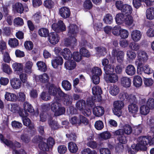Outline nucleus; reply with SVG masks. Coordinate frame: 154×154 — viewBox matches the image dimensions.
<instances>
[{"label":"nucleus","mask_w":154,"mask_h":154,"mask_svg":"<svg viewBox=\"0 0 154 154\" xmlns=\"http://www.w3.org/2000/svg\"><path fill=\"white\" fill-rule=\"evenodd\" d=\"M23 125L26 126H28L30 129L34 128V125L31 123L30 120L27 117L23 118L22 119Z\"/></svg>","instance_id":"nucleus-38"},{"label":"nucleus","mask_w":154,"mask_h":154,"mask_svg":"<svg viewBox=\"0 0 154 154\" xmlns=\"http://www.w3.org/2000/svg\"><path fill=\"white\" fill-rule=\"evenodd\" d=\"M36 79H38L42 83H46L49 82V77L46 73H44L42 75L37 76L36 77Z\"/></svg>","instance_id":"nucleus-22"},{"label":"nucleus","mask_w":154,"mask_h":154,"mask_svg":"<svg viewBox=\"0 0 154 154\" xmlns=\"http://www.w3.org/2000/svg\"><path fill=\"white\" fill-rule=\"evenodd\" d=\"M138 55L139 56V62L137 65V68H141L143 63H146L148 59V56L146 52L143 51H140L138 52Z\"/></svg>","instance_id":"nucleus-6"},{"label":"nucleus","mask_w":154,"mask_h":154,"mask_svg":"<svg viewBox=\"0 0 154 154\" xmlns=\"http://www.w3.org/2000/svg\"><path fill=\"white\" fill-rule=\"evenodd\" d=\"M92 92L95 98L101 99L102 91L100 87L98 85L94 86L92 88Z\"/></svg>","instance_id":"nucleus-12"},{"label":"nucleus","mask_w":154,"mask_h":154,"mask_svg":"<svg viewBox=\"0 0 154 154\" xmlns=\"http://www.w3.org/2000/svg\"><path fill=\"white\" fill-rule=\"evenodd\" d=\"M68 149L70 152L72 153H76L78 150L77 145L72 142L68 143Z\"/></svg>","instance_id":"nucleus-26"},{"label":"nucleus","mask_w":154,"mask_h":154,"mask_svg":"<svg viewBox=\"0 0 154 154\" xmlns=\"http://www.w3.org/2000/svg\"><path fill=\"white\" fill-rule=\"evenodd\" d=\"M11 84L12 87L15 89L20 88L21 86V81L18 78H14L11 80Z\"/></svg>","instance_id":"nucleus-18"},{"label":"nucleus","mask_w":154,"mask_h":154,"mask_svg":"<svg viewBox=\"0 0 154 154\" xmlns=\"http://www.w3.org/2000/svg\"><path fill=\"white\" fill-rule=\"evenodd\" d=\"M119 91V88L117 86L113 85L110 88L109 92L111 94L115 96L118 94Z\"/></svg>","instance_id":"nucleus-42"},{"label":"nucleus","mask_w":154,"mask_h":154,"mask_svg":"<svg viewBox=\"0 0 154 154\" xmlns=\"http://www.w3.org/2000/svg\"><path fill=\"white\" fill-rule=\"evenodd\" d=\"M142 36V33L139 30H134L131 33V37L133 40L135 42L139 41Z\"/></svg>","instance_id":"nucleus-13"},{"label":"nucleus","mask_w":154,"mask_h":154,"mask_svg":"<svg viewBox=\"0 0 154 154\" xmlns=\"http://www.w3.org/2000/svg\"><path fill=\"white\" fill-rule=\"evenodd\" d=\"M82 154H97V152L95 150H92L89 148L84 149L82 151Z\"/></svg>","instance_id":"nucleus-64"},{"label":"nucleus","mask_w":154,"mask_h":154,"mask_svg":"<svg viewBox=\"0 0 154 154\" xmlns=\"http://www.w3.org/2000/svg\"><path fill=\"white\" fill-rule=\"evenodd\" d=\"M92 6L93 5L90 0H86L84 3V9L86 11L91 9Z\"/></svg>","instance_id":"nucleus-54"},{"label":"nucleus","mask_w":154,"mask_h":154,"mask_svg":"<svg viewBox=\"0 0 154 154\" xmlns=\"http://www.w3.org/2000/svg\"><path fill=\"white\" fill-rule=\"evenodd\" d=\"M78 119V125H86L88 124V120L83 115H79Z\"/></svg>","instance_id":"nucleus-29"},{"label":"nucleus","mask_w":154,"mask_h":154,"mask_svg":"<svg viewBox=\"0 0 154 154\" xmlns=\"http://www.w3.org/2000/svg\"><path fill=\"white\" fill-rule=\"evenodd\" d=\"M91 72L93 75H101L102 74L101 69L97 67L93 68L91 69Z\"/></svg>","instance_id":"nucleus-52"},{"label":"nucleus","mask_w":154,"mask_h":154,"mask_svg":"<svg viewBox=\"0 0 154 154\" xmlns=\"http://www.w3.org/2000/svg\"><path fill=\"white\" fill-rule=\"evenodd\" d=\"M52 28L55 32L50 33L48 36V40L51 43L56 44L58 42L59 39L58 35L57 32L59 33L66 30V27L62 20H59L57 23H53L51 26Z\"/></svg>","instance_id":"nucleus-1"},{"label":"nucleus","mask_w":154,"mask_h":154,"mask_svg":"<svg viewBox=\"0 0 154 154\" xmlns=\"http://www.w3.org/2000/svg\"><path fill=\"white\" fill-rule=\"evenodd\" d=\"M51 63L52 66L54 68H57L59 66L63 64V59L60 56L56 57L51 60Z\"/></svg>","instance_id":"nucleus-11"},{"label":"nucleus","mask_w":154,"mask_h":154,"mask_svg":"<svg viewBox=\"0 0 154 154\" xmlns=\"http://www.w3.org/2000/svg\"><path fill=\"white\" fill-rule=\"evenodd\" d=\"M122 85L125 88L129 87L131 84V79L127 77H123L121 79Z\"/></svg>","instance_id":"nucleus-19"},{"label":"nucleus","mask_w":154,"mask_h":154,"mask_svg":"<svg viewBox=\"0 0 154 154\" xmlns=\"http://www.w3.org/2000/svg\"><path fill=\"white\" fill-rule=\"evenodd\" d=\"M48 123L52 130H57L59 128V124L55 120H53L51 117L48 119Z\"/></svg>","instance_id":"nucleus-17"},{"label":"nucleus","mask_w":154,"mask_h":154,"mask_svg":"<svg viewBox=\"0 0 154 154\" xmlns=\"http://www.w3.org/2000/svg\"><path fill=\"white\" fill-rule=\"evenodd\" d=\"M59 87L53 84H50L48 87V92L50 94L55 96L56 95Z\"/></svg>","instance_id":"nucleus-23"},{"label":"nucleus","mask_w":154,"mask_h":154,"mask_svg":"<svg viewBox=\"0 0 154 154\" xmlns=\"http://www.w3.org/2000/svg\"><path fill=\"white\" fill-rule=\"evenodd\" d=\"M23 105L24 109L27 112H28L32 113L34 112V109L33 107L29 102L27 101L24 102Z\"/></svg>","instance_id":"nucleus-36"},{"label":"nucleus","mask_w":154,"mask_h":154,"mask_svg":"<svg viewBox=\"0 0 154 154\" xmlns=\"http://www.w3.org/2000/svg\"><path fill=\"white\" fill-rule=\"evenodd\" d=\"M104 70L106 75L113 73L114 67L110 64L104 66Z\"/></svg>","instance_id":"nucleus-44"},{"label":"nucleus","mask_w":154,"mask_h":154,"mask_svg":"<svg viewBox=\"0 0 154 154\" xmlns=\"http://www.w3.org/2000/svg\"><path fill=\"white\" fill-rule=\"evenodd\" d=\"M37 65L39 70L43 72L46 71L47 67L45 63L42 61H38L37 63Z\"/></svg>","instance_id":"nucleus-46"},{"label":"nucleus","mask_w":154,"mask_h":154,"mask_svg":"<svg viewBox=\"0 0 154 154\" xmlns=\"http://www.w3.org/2000/svg\"><path fill=\"white\" fill-rule=\"evenodd\" d=\"M124 53L122 51H119L117 54V60L119 63H122L124 60Z\"/></svg>","instance_id":"nucleus-57"},{"label":"nucleus","mask_w":154,"mask_h":154,"mask_svg":"<svg viewBox=\"0 0 154 154\" xmlns=\"http://www.w3.org/2000/svg\"><path fill=\"white\" fill-rule=\"evenodd\" d=\"M60 100V99L58 96L54 97V100L51 103V109L53 112H54L58 107L62 105L59 102Z\"/></svg>","instance_id":"nucleus-10"},{"label":"nucleus","mask_w":154,"mask_h":154,"mask_svg":"<svg viewBox=\"0 0 154 154\" xmlns=\"http://www.w3.org/2000/svg\"><path fill=\"white\" fill-rule=\"evenodd\" d=\"M144 126L142 125L139 124L134 127V134L135 135H138L140 134L143 130Z\"/></svg>","instance_id":"nucleus-47"},{"label":"nucleus","mask_w":154,"mask_h":154,"mask_svg":"<svg viewBox=\"0 0 154 154\" xmlns=\"http://www.w3.org/2000/svg\"><path fill=\"white\" fill-rule=\"evenodd\" d=\"M95 49L98 54L101 56H104L107 53V49L105 47L100 46L95 48Z\"/></svg>","instance_id":"nucleus-33"},{"label":"nucleus","mask_w":154,"mask_h":154,"mask_svg":"<svg viewBox=\"0 0 154 154\" xmlns=\"http://www.w3.org/2000/svg\"><path fill=\"white\" fill-rule=\"evenodd\" d=\"M128 111L130 112L135 114L138 110V107L135 104L131 103L128 106Z\"/></svg>","instance_id":"nucleus-35"},{"label":"nucleus","mask_w":154,"mask_h":154,"mask_svg":"<svg viewBox=\"0 0 154 154\" xmlns=\"http://www.w3.org/2000/svg\"><path fill=\"white\" fill-rule=\"evenodd\" d=\"M129 35L128 31L126 29H121L119 35L122 38L125 39L127 38Z\"/></svg>","instance_id":"nucleus-58"},{"label":"nucleus","mask_w":154,"mask_h":154,"mask_svg":"<svg viewBox=\"0 0 154 154\" xmlns=\"http://www.w3.org/2000/svg\"><path fill=\"white\" fill-rule=\"evenodd\" d=\"M38 33L41 36L45 37L48 36L50 34L48 29L45 28L40 29L38 31Z\"/></svg>","instance_id":"nucleus-34"},{"label":"nucleus","mask_w":154,"mask_h":154,"mask_svg":"<svg viewBox=\"0 0 154 154\" xmlns=\"http://www.w3.org/2000/svg\"><path fill=\"white\" fill-rule=\"evenodd\" d=\"M139 97L138 96H135L133 95H129L127 101L131 103L135 104L137 102Z\"/></svg>","instance_id":"nucleus-50"},{"label":"nucleus","mask_w":154,"mask_h":154,"mask_svg":"<svg viewBox=\"0 0 154 154\" xmlns=\"http://www.w3.org/2000/svg\"><path fill=\"white\" fill-rule=\"evenodd\" d=\"M129 95L127 93L122 92L119 94V97L121 101H127Z\"/></svg>","instance_id":"nucleus-59"},{"label":"nucleus","mask_w":154,"mask_h":154,"mask_svg":"<svg viewBox=\"0 0 154 154\" xmlns=\"http://www.w3.org/2000/svg\"><path fill=\"white\" fill-rule=\"evenodd\" d=\"M8 43L9 45L12 48L16 47L19 45L18 41L16 38L10 39Z\"/></svg>","instance_id":"nucleus-51"},{"label":"nucleus","mask_w":154,"mask_h":154,"mask_svg":"<svg viewBox=\"0 0 154 154\" xmlns=\"http://www.w3.org/2000/svg\"><path fill=\"white\" fill-rule=\"evenodd\" d=\"M61 54L64 58L66 60H70L72 57V54L71 51L67 48H65L62 50Z\"/></svg>","instance_id":"nucleus-16"},{"label":"nucleus","mask_w":154,"mask_h":154,"mask_svg":"<svg viewBox=\"0 0 154 154\" xmlns=\"http://www.w3.org/2000/svg\"><path fill=\"white\" fill-rule=\"evenodd\" d=\"M63 104L66 106H70L72 104L73 100L72 97L69 94H66L64 98Z\"/></svg>","instance_id":"nucleus-32"},{"label":"nucleus","mask_w":154,"mask_h":154,"mask_svg":"<svg viewBox=\"0 0 154 154\" xmlns=\"http://www.w3.org/2000/svg\"><path fill=\"white\" fill-rule=\"evenodd\" d=\"M114 108L112 109L114 114L118 117H119L122 113V109L124 106V102L120 100L116 101L113 103Z\"/></svg>","instance_id":"nucleus-4"},{"label":"nucleus","mask_w":154,"mask_h":154,"mask_svg":"<svg viewBox=\"0 0 154 154\" xmlns=\"http://www.w3.org/2000/svg\"><path fill=\"white\" fill-rule=\"evenodd\" d=\"M104 78L106 82L111 83L116 82L118 81L119 78L117 74L115 73L106 75L104 76Z\"/></svg>","instance_id":"nucleus-9"},{"label":"nucleus","mask_w":154,"mask_h":154,"mask_svg":"<svg viewBox=\"0 0 154 154\" xmlns=\"http://www.w3.org/2000/svg\"><path fill=\"white\" fill-rule=\"evenodd\" d=\"M121 29V27L118 26L114 27L112 29V34L115 36H119Z\"/></svg>","instance_id":"nucleus-60"},{"label":"nucleus","mask_w":154,"mask_h":154,"mask_svg":"<svg viewBox=\"0 0 154 154\" xmlns=\"http://www.w3.org/2000/svg\"><path fill=\"white\" fill-rule=\"evenodd\" d=\"M125 15L122 13H119L117 14L115 18L116 23L120 25L124 22Z\"/></svg>","instance_id":"nucleus-28"},{"label":"nucleus","mask_w":154,"mask_h":154,"mask_svg":"<svg viewBox=\"0 0 154 154\" xmlns=\"http://www.w3.org/2000/svg\"><path fill=\"white\" fill-rule=\"evenodd\" d=\"M121 11L125 15H130L132 11V8L131 6L125 4Z\"/></svg>","instance_id":"nucleus-20"},{"label":"nucleus","mask_w":154,"mask_h":154,"mask_svg":"<svg viewBox=\"0 0 154 154\" xmlns=\"http://www.w3.org/2000/svg\"><path fill=\"white\" fill-rule=\"evenodd\" d=\"M39 149L43 150V151H47L49 150V146L48 143L42 141L38 144Z\"/></svg>","instance_id":"nucleus-41"},{"label":"nucleus","mask_w":154,"mask_h":154,"mask_svg":"<svg viewBox=\"0 0 154 154\" xmlns=\"http://www.w3.org/2000/svg\"><path fill=\"white\" fill-rule=\"evenodd\" d=\"M143 83L141 77L139 75L135 76L133 78V84L137 87H139L141 86Z\"/></svg>","instance_id":"nucleus-30"},{"label":"nucleus","mask_w":154,"mask_h":154,"mask_svg":"<svg viewBox=\"0 0 154 154\" xmlns=\"http://www.w3.org/2000/svg\"><path fill=\"white\" fill-rule=\"evenodd\" d=\"M14 12L21 14L23 13L24 7L22 4L19 2L16 3L12 6Z\"/></svg>","instance_id":"nucleus-15"},{"label":"nucleus","mask_w":154,"mask_h":154,"mask_svg":"<svg viewBox=\"0 0 154 154\" xmlns=\"http://www.w3.org/2000/svg\"><path fill=\"white\" fill-rule=\"evenodd\" d=\"M32 63L30 61H27L24 68L25 72L27 73H30L32 72V68L33 65Z\"/></svg>","instance_id":"nucleus-45"},{"label":"nucleus","mask_w":154,"mask_h":154,"mask_svg":"<svg viewBox=\"0 0 154 154\" xmlns=\"http://www.w3.org/2000/svg\"><path fill=\"white\" fill-rule=\"evenodd\" d=\"M64 66L67 69L72 70L75 67L76 63L75 61L72 60H67L65 63Z\"/></svg>","instance_id":"nucleus-21"},{"label":"nucleus","mask_w":154,"mask_h":154,"mask_svg":"<svg viewBox=\"0 0 154 154\" xmlns=\"http://www.w3.org/2000/svg\"><path fill=\"white\" fill-rule=\"evenodd\" d=\"M24 46L26 49L28 50H31L33 47L32 42L31 41H26L24 44Z\"/></svg>","instance_id":"nucleus-62"},{"label":"nucleus","mask_w":154,"mask_h":154,"mask_svg":"<svg viewBox=\"0 0 154 154\" xmlns=\"http://www.w3.org/2000/svg\"><path fill=\"white\" fill-rule=\"evenodd\" d=\"M59 13L62 17L66 19L69 17L71 12L69 8L63 7L59 9Z\"/></svg>","instance_id":"nucleus-8"},{"label":"nucleus","mask_w":154,"mask_h":154,"mask_svg":"<svg viewBox=\"0 0 154 154\" xmlns=\"http://www.w3.org/2000/svg\"><path fill=\"white\" fill-rule=\"evenodd\" d=\"M68 35L70 38H72L74 42H75L76 39L75 38L79 31L78 27L75 24H70L68 26Z\"/></svg>","instance_id":"nucleus-5"},{"label":"nucleus","mask_w":154,"mask_h":154,"mask_svg":"<svg viewBox=\"0 0 154 154\" xmlns=\"http://www.w3.org/2000/svg\"><path fill=\"white\" fill-rule=\"evenodd\" d=\"M0 139L2 143H4L13 149V154H26L25 151L23 149H21L19 151H17L15 149V148H20L21 147V145L20 143L16 141L13 143L11 141L5 139L3 135L1 134H0Z\"/></svg>","instance_id":"nucleus-3"},{"label":"nucleus","mask_w":154,"mask_h":154,"mask_svg":"<svg viewBox=\"0 0 154 154\" xmlns=\"http://www.w3.org/2000/svg\"><path fill=\"white\" fill-rule=\"evenodd\" d=\"M44 5L46 8L51 9L54 7V3L52 0H46L44 2Z\"/></svg>","instance_id":"nucleus-56"},{"label":"nucleus","mask_w":154,"mask_h":154,"mask_svg":"<svg viewBox=\"0 0 154 154\" xmlns=\"http://www.w3.org/2000/svg\"><path fill=\"white\" fill-rule=\"evenodd\" d=\"M124 22L127 25L129 26L133 25V17L130 15H125Z\"/></svg>","instance_id":"nucleus-49"},{"label":"nucleus","mask_w":154,"mask_h":154,"mask_svg":"<svg viewBox=\"0 0 154 154\" xmlns=\"http://www.w3.org/2000/svg\"><path fill=\"white\" fill-rule=\"evenodd\" d=\"M146 17L147 19L150 20L154 19V8L150 7L146 10Z\"/></svg>","instance_id":"nucleus-25"},{"label":"nucleus","mask_w":154,"mask_h":154,"mask_svg":"<svg viewBox=\"0 0 154 154\" xmlns=\"http://www.w3.org/2000/svg\"><path fill=\"white\" fill-rule=\"evenodd\" d=\"M20 139L23 142L28 143L30 140V137L29 135L26 134H22L20 136Z\"/></svg>","instance_id":"nucleus-61"},{"label":"nucleus","mask_w":154,"mask_h":154,"mask_svg":"<svg viewBox=\"0 0 154 154\" xmlns=\"http://www.w3.org/2000/svg\"><path fill=\"white\" fill-rule=\"evenodd\" d=\"M5 98L8 101H15L17 99L16 95L12 93L6 92L5 95Z\"/></svg>","instance_id":"nucleus-27"},{"label":"nucleus","mask_w":154,"mask_h":154,"mask_svg":"<svg viewBox=\"0 0 154 154\" xmlns=\"http://www.w3.org/2000/svg\"><path fill=\"white\" fill-rule=\"evenodd\" d=\"M125 71L128 75L132 76L135 74L136 69L134 66L129 64L126 67Z\"/></svg>","instance_id":"nucleus-24"},{"label":"nucleus","mask_w":154,"mask_h":154,"mask_svg":"<svg viewBox=\"0 0 154 154\" xmlns=\"http://www.w3.org/2000/svg\"><path fill=\"white\" fill-rule=\"evenodd\" d=\"M114 135L117 137L118 140L120 143H125L127 142L126 137L124 136V134L122 129H119L115 131L113 133Z\"/></svg>","instance_id":"nucleus-7"},{"label":"nucleus","mask_w":154,"mask_h":154,"mask_svg":"<svg viewBox=\"0 0 154 154\" xmlns=\"http://www.w3.org/2000/svg\"><path fill=\"white\" fill-rule=\"evenodd\" d=\"M65 111L66 109L65 107L61 105L54 112L55 116H58L64 114L65 113Z\"/></svg>","instance_id":"nucleus-40"},{"label":"nucleus","mask_w":154,"mask_h":154,"mask_svg":"<svg viewBox=\"0 0 154 154\" xmlns=\"http://www.w3.org/2000/svg\"><path fill=\"white\" fill-rule=\"evenodd\" d=\"M103 20L106 24H111L113 21L112 16L110 14H106L104 17Z\"/></svg>","instance_id":"nucleus-48"},{"label":"nucleus","mask_w":154,"mask_h":154,"mask_svg":"<svg viewBox=\"0 0 154 154\" xmlns=\"http://www.w3.org/2000/svg\"><path fill=\"white\" fill-rule=\"evenodd\" d=\"M151 138L149 136H143L138 137L137 143L136 144L131 146V149H130L131 154H135L140 150L146 151L147 149L146 146L149 143V140Z\"/></svg>","instance_id":"nucleus-2"},{"label":"nucleus","mask_w":154,"mask_h":154,"mask_svg":"<svg viewBox=\"0 0 154 154\" xmlns=\"http://www.w3.org/2000/svg\"><path fill=\"white\" fill-rule=\"evenodd\" d=\"M73 59L76 62L80 61L82 58V56L80 53L78 52H74L72 54Z\"/></svg>","instance_id":"nucleus-53"},{"label":"nucleus","mask_w":154,"mask_h":154,"mask_svg":"<svg viewBox=\"0 0 154 154\" xmlns=\"http://www.w3.org/2000/svg\"><path fill=\"white\" fill-rule=\"evenodd\" d=\"M150 109L147 105H143L140 108V112L141 114L145 115L149 113Z\"/></svg>","instance_id":"nucleus-43"},{"label":"nucleus","mask_w":154,"mask_h":154,"mask_svg":"<svg viewBox=\"0 0 154 154\" xmlns=\"http://www.w3.org/2000/svg\"><path fill=\"white\" fill-rule=\"evenodd\" d=\"M104 112V108L101 106H97L94 108L93 113L94 115L100 117L103 115Z\"/></svg>","instance_id":"nucleus-14"},{"label":"nucleus","mask_w":154,"mask_h":154,"mask_svg":"<svg viewBox=\"0 0 154 154\" xmlns=\"http://www.w3.org/2000/svg\"><path fill=\"white\" fill-rule=\"evenodd\" d=\"M122 129L124 134L129 135L132 132V127L131 126L128 124L125 125Z\"/></svg>","instance_id":"nucleus-31"},{"label":"nucleus","mask_w":154,"mask_h":154,"mask_svg":"<svg viewBox=\"0 0 154 154\" xmlns=\"http://www.w3.org/2000/svg\"><path fill=\"white\" fill-rule=\"evenodd\" d=\"M12 67L15 71H21L23 69V65L22 63H15L13 64Z\"/></svg>","instance_id":"nucleus-55"},{"label":"nucleus","mask_w":154,"mask_h":154,"mask_svg":"<svg viewBox=\"0 0 154 154\" xmlns=\"http://www.w3.org/2000/svg\"><path fill=\"white\" fill-rule=\"evenodd\" d=\"M58 152L60 154H65L67 151L66 146L64 145H60L57 147Z\"/></svg>","instance_id":"nucleus-63"},{"label":"nucleus","mask_w":154,"mask_h":154,"mask_svg":"<svg viewBox=\"0 0 154 154\" xmlns=\"http://www.w3.org/2000/svg\"><path fill=\"white\" fill-rule=\"evenodd\" d=\"M85 106V100H81L77 101L76 104V108L81 111L84 109Z\"/></svg>","instance_id":"nucleus-39"},{"label":"nucleus","mask_w":154,"mask_h":154,"mask_svg":"<svg viewBox=\"0 0 154 154\" xmlns=\"http://www.w3.org/2000/svg\"><path fill=\"white\" fill-rule=\"evenodd\" d=\"M63 88L67 91H70L72 88V85L70 82L67 80H64L61 83Z\"/></svg>","instance_id":"nucleus-37"}]
</instances>
